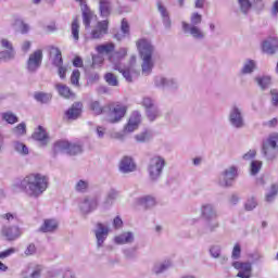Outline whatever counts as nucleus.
Masks as SVG:
<instances>
[{"label": "nucleus", "instance_id": "nucleus-1", "mask_svg": "<svg viewBox=\"0 0 278 278\" xmlns=\"http://www.w3.org/2000/svg\"><path fill=\"white\" fill-rule=\"evenodd\" d=\"M21 188L31 199H38L49 188V178L42 174H29L21 181Z\"/></svg>", "mask_w": 278, "mask_h": 278}, {"label": "nucleus", "instance_id": "nucleus-2", "mask_svg": "<svg viewBox=\"0 0 278 278\" xmlns=\"http://www.w3.org/2000/svg\"><path fill=\"white\" fill-rule=\"evenodd\" d=\"M136 47L139 52V58L141 60V71L142 75H151L153 72V66H155V61H153V53H155V47L151 43V40L147 38H141L136 41Z\"/></svg>", "mask_w": 278, "mask_h": 278}, {"label": "nucleus", "instance_id": "nucleus-3", "mask_svg": "<svg viewBox=\"0 0 278 278\" xmlns=\"http://www.w3.org/2000/svg\"><path fill=\"white\" fill-rule=\"evenodd\" d=\"M106 121L111 124L121 123L123 118H125V114H127V105L122 103L116 104H106Z\"/></svg>", "mask_w": 278, "mask_h": 278}, {"label": "nucleus", "instance_id": "nucleus-4", "mask_svg": "<svg viewBox=\"0 0 278 278\" xmlns=\"http://www.w3.org/2000/svg\"><path fill=\"white\" fill-rule=\"evenodd\" d=\"M164 166H166V161L162 156H154L150 160L148 173L152 181H157L162 177Z\"/></svg>", "mask_w": 278, "mask_h": 278}, {"label": "nucleus", "instance_id": "nucleus-5", "mask_svg": "<svg viewBox=\"0 0 278 278\" xmlns=\"http://www.w3.org/2000/svg\"><path fill=\"white\" fill-rule=\"evenodd\" d=\"M228 121L231 127H235V129H242V127L245 125L242 109L238 105H232L229 111Z\"/></svg>", "mask_w": 278, "mask_h": 278}, {"label": "nucleus", "instance_id": "nucleus-6", "mask_svg": "<svg viewBox=\"0 0 278 278\" xmlns=\"http://www.w3.org/2000/svg\"><path fill=\"white\" fill-rule=\"evenodd\" d=\"M40 66H42V50H36L28 56L26 62V71L28 73H37Z\"/></svg>", "mask_w": 278, "mask_h": 278}, {"label": "nucleus", "instance_id": "nucleus-7", "mask_svg": "<svg viewBox=\"0 0 278 278\" xmlns=\"http://www.w3.org/2000/svg\"><path fill=\"white\" fill-rule=\"evenodd\" d=\"M0 47L4 50L0 52V60L10 62V60H14V58H16V51L14 50L12 41L3 38L0 40Z\"/></svg>", "mask_w": 278, "mask_h": 278}, {"label": "nucleus", "instance_id": "nucleus-8", "mask_svg": "<svg viewBox=\"0 0 278 278\" xmlns=\"http://www.w3.org/2000/svg\"><path fill=\"white\" fill-rule=\"evenodd\" d=\"M236 177H238V168H236V166L228 167L222 173L219 184L227 188L233 184V179H236Z\"/></svg>", "mask_w": 278, "mask_h": 278}, {"label": "nucleus", "instance_id": "nucleus-9", "mask_svg": "<svg viewBox=\"0 0 278 278\" xmlns=\"http://www.w3.org/2000/svg\"><path fill=\"white\" fill-rule=\"evenodd\" d=\"M142 121V115L140 114V112L135 111L132 112V114L130 115L128 123L125 125L124 127V134H131L134 131H136V129H138L140 123Z\"/></svg>", "mask_w": 278, "mask_h": 278}, {"label": "nucleus", "instance_id": "nucleus-10", "mask_svg": "<svg viewBox=\"0 0 278 278\" xmlns=\"http://www.w3.org/2000/svg\"><path fill=\"white\" fill-rule=\"evenodd\" d=\"M94 233L97 239V247L98 249H101V247H103V242H105L108 236L110 235V228L104 224L98 223Z\"/></svg>", "mask_w": 278, "mask_h": 278}, {"label": "nucleus", "instance_id": "nucleus-11", "mask_svg": "<svg viewBox=\"0 0 278 278\" xmlns=\"http://www.w3.org/2000/svg\"><path fill=\"white\" fill-rule=\"evenodd\" d=\"M184 34H189L195 40H203L205 38V33L199 26H190L187 22H182Z\"/></svg>", "mask_w": 278, "mask_h": 278}, {"label": "nucleus", "instance_id": "nucleus-12", "mask_svg": "<svg viewBox=\"0 0 278 278\" xmlns=\"http://www.w3.org/2000/svg\"><path fill=\"white\" fill-rule=\"evenodd\" d=\"M2 236L7 238L10 242L21 238L23 235V231H21V228L18 226H3L1 229Z\"/></svg>", "mask_w": 278, "mask_h": 278}, {"label": "nucleus", "instance_id": "nucleus-13", "mask_svg": "<svg viewBox=\"0 0 278 278\" xmlns=\"http://www.w3.org/2000/svg\"><path fill=\"white\" fill-rule=\"evenodd\" d=\"M201 216L204 220H216L218 213L212 204H203L201 206Z\"/></svg>", "mask_w": 278, "mask_h": 278}, {"label": "nucleus", "instance_id": "nucleus-14", "mask_svg": "<svg viewBox=\"0 0 278 278\" xmlns=\"http://www.w3.org/2000/svg\"><path fill=\"white\" fill-rule=\"evenodd\" d=\"M154 85L156 88H172L175 89L178 87L177 80L173 78H166L164 76H156L154 78Z\"/></svg>", "mask_w": 278, "mask_h": 278}, {"label": "nucleus", "instance_id": "nucleus-15", "mask_svg": "<svg viewBox=\"0 0 278 278\" xmlns=\"http://www.w3.org/2000/svg\"><path fill=\"white\" fill-rule=\"evenodd\" d=\"M262 49L264 53L273 55L277 52L278 49V38L269 37L267 40L263 41Z\"/></svg>", "mask_w": 278, "mask_h": 278}, {"label": "nucleus", "instance_id": "nucleus-16", "mask_svg": "<svg viewBox=\"0 0 278 278\" xmlns=\"http://www.w3.org/2000/svg\"><path fill=\"white\" fill-rule=\"evenodd\" d=\"M136 170V162L130 156H124L119 162V173H134Z\"/></svg>", "mask_w": 278, "mask_h": 278}, {"label": "nucleus", "instance_id": "nucleus-17", "mask_svg": "<svg viewBox=\"0 0 278 278\" xmlns=\"http://www.w3.org/2000/svg\"><path fill=\"white\" fill-rule=\"evenodd\" d=\"M31 137L33 140L40 142L41 147H47V144H49V135L42 126H38V128L34 131Z\"/></svg>", "mask_w": 278, "mask_h": 278}, {"label": "nucleus", "instance_id": "nucleus-18", "mask_svg": "<svg viewBox=\"0 0 278 278\" xmlns=\"http://www.w3.org/2000/svg\"><path fill=\"white\" fill-rule=\"evenodd\" d=\"M81 14H83V23L86 29H90V24L92 23V18H96L94 12L90 10L88 4H84L80 7Z\"/></svg>", "mask_w": 278, "mask_h": 278}, {"label": "nucleus", "instance_id": "nucleus-19", "mask_svg": "<svg viewBox=\"0 0 278 278\" xmlns=\"http://www.w3.org/2000/svg\"><path fill=\"white\" fill-rule=\"evenodd\" d=\"M108 25H109V22L106 20L98 22L97 28H94L91 31V38H93V40H99V38H101L102 36H105V34H108Z\"/></svg>", "mask_w": 278, "mask_h": 278}, {"label": "nucleus", "instance_id": "nucleus-20", "mask_svg": "<svg viewBox=\"0 0 278 278\" xmlns=\"http://www.w3.org/2000/svg\"><path fill=\"white\" fill-rule=\"evenodd\" d=\"M50 58L52 59V64L54 66H62L64 60L62 59V51L55 46L49 48Z\"/></svg>", "mask_w": 278, "mask_h": 278}, {"label": "nucleus", "instance_id": "nucleus-21", "mask_svg": "<svg viewBox=\"0 0 278 278\" xmlns=\"http://www.w3.org/2000/svg\"><path fill=\"white\" fill-rule=\"evenodd\" d=\"M84 108V104L81 102H74L72 108L66 111V116L71 121H75L81 116V110Z\"/></svg>", "mask_w": 278, "mask_h": 278}, {"label": "nucleus", "instance_id": "nucleus-22", "mask_svg": "<svg viewBox=\"0 0 278 278\" xmlns=\"http://www.w3.org/2000/svg\"><path fill=\"white\" fill-rule=\"evenodd\" d=\"M138 205H141L146 210H151L157 205V200L153 195H143L137 199Z\"/></svg>", "mask_w": 278, "mask_h": 278}, {"label": "nucleus", "instance_id": "nucleus-23", "mask_svg": "<svg viewBox=\"0 0 278 278\" xmlns=\"http://www.w3.org/2000/svg\"><path fill=\"white\" fill-rule=\"evenodd\" d=\"M41 273L42 269L40 268V266L29 265L22 271L21 275L22 278H40Z\"/></svg>", "mask_w": 278, "mask_h": 278}, {"label": "nucleus", "instance_id": "nucleus-24", "mask_svg": "<svg viewBox=\"0 0 278 278\" xmlns=\"http://www.w3.org/2000/svg\"><path fill=\"white\" fill-rule=\"evenodd\" d=\"M136 236L131 231L123 232L115 237V244H134Z\"/></svg>", "mask_w": 278, "mask_h": 278}, {"label": "nucleus", "instance_id": "nucleus-25", "mask_svg": "<svg viewBox=\"0 0 278 278\" xmlns=\"http://www.w3.org/2000/svg\"><path fill=\"white\" fill-rule=\"evenodd\" d=\"M157 10L162 16L163 25L166 29H170L172 21H170V14L168 13V10L162 2H157Z\"/></svg>", "mask_w": 278, "mask_h": 278}, {"label": "nucleus", "instance_id": "nucleus-26", "mask_svg": "<svg viewBox=\"0 0 278 278\" xmlns=\"http://www.w3.org/2000/svg\"><path fill=\"white\" fill-rule=\"evenodd\" d=\"M99 11L102 18H108L112 14V2L110 0H99Z\"/></svg>", "mask_w": 278, "mask_h": 278}, {"label": "nucleus", "instance_id": "nucleus-27", "mask_svg": "<svg viewBox=\"0 0 278 278\" xmlns=\"http://www.w3.org/2000/svg\"><path fill=\"white\" fill-rule=\"evenodd\" d=\"M58 230V222L55 219H46L43 225L39 228L41 233H53Z\"/></svg>", "mask_w": 278, "mask_h": 278}, {"label": "nucleus", "instance_id": "nucleus-28", "mask_svg": "<svg viewBox=\"0 0 278 278\" xmlns=\"http://www.w3.org/2000/svg\"><path fill=\"white\" fill-rule=\"evenodd\" d=\"M127 36H129V23L126 18H123L121 24V33H116L114 38L116 40H124V38H127Z\"/></svg>", "mask_w": 278, "mask_h": 278}, {"label": "nucleus", "instance_id": "nucleus-29", "mask_svg": "<svg viewBox=\"0 0 278 278\" xmlns=\"http://www.w3.org/2000/svg\"><path fill=\"white\" fill-rule=\"evenodd\" d=\"M80 210H81V212H84V214H90V212H92V210H97V200L85 199L80 203Z\"/></svg>", "mask_w": 278, "mask_h": 278}, {"label": "nucleus", "instance_id": "nucleus-30", "mask_svg": "<svg viewBox=\"0 0 278 278\" xmlns=\"http://www.w3.org/2000/svg\"><path fill=\"white\" fill-rule=\"evenodd\" d=\"M263 155L266 157V160H275L277 157V148L270 146L267 143H263Z\"/></svg>", "mask_w": 278, "mask_h": 278}, {"label": "nucleus", "instance_id": "nucleus-31", "mask_svg": "<svg viewBox=\"0 0 278 278\" xmlns=\"http://www.w3.org/2000/svg\"><path fill=\"white\" fill-rule=\"evenodd\" d=\"M127 55V50L126 48H121L117 52L113 53L109 60L114 66L118 64L121 66V60Z\"/></svg>", "mask_w": 278, "mask_h": 278}, {"label": "nucleus", "instance_id": "nucleus-32", "mask_svg": "<svg viewBox=\"0 0 278 278\" xmlns=\"http://www.w3.org/2000/svg\"><path fill=\"white\" fill-rule=\"evenodd\" d=\"M257 68V63L251 59H248L241 68V75H251Z\"/></svg>", "mask_w": 278, "mask_h": 278}, {"label": "nucleus", "instance_id": "nucleus-33", "mask_svg": "<svg viewBox=\"0 0 278 278\" xmlns=\"http://www.w3.org/2000/svg\"><path fill=\"white\" fill-rule=\"evenodd\" d=\"M54 88L58 90L60 97H63L64 99H71V97H73V91H71V88L66 85L58 83Z\"/></svg>", "mask_w": 278, "mask_h": 278}, {"label": "nucleus", "instance_id": "nucleus-34", "mask_svg": "<svg viewBox=\"0 0 278 278\" xmlns=\"http://www.w3.org/2000/svg\"><path fill=\"white\" fill-rule=\"evenodd\" d=\"M89 108L91 112L96 114V116L105 114L108 112V105L101 106V103L99 101H91Z\"/></svg>", "mask_w": 278, "mask_h": 278}, {"label": "nucleus", "instance_id": "nucleus-35", "mask_svg": "<svg viewBox=\"0 0 278 278\" xmlns=\"http://www.w3.org/2000/svg\"><path fill=\"white\" fill-rule=\"evenodd\" d=\"M71 142L67 140H59L53 146L54 153H67Z\"/></svg>", "mask_w": 278, "mask_h": 278}, {"label": "nucleus", "instance_id": "nucleus-36", "mask_svg": "<svg viewBox=\"0 0 278 278\" xmlns=\"http://www.w3.org/2000/svg\"><path fill=\"white\" fill-rule=\"evenodd\" d=\"M114 70L119 71L122 73L123 77L126 79V81H130V83L134 81V75H138L136 73V70H132V71L130 70V72H129V70L121 68L119 64H115Z\"/></svg>", "mask_w": 278, "mask_h": 278}, {"label": "nucleus", "instance_id": "nucleus-37", "mask_svg": "<svg viewBox=\"0 0 278 278\" xmlns=\"http://www.w3.org/2000/svg\"><path fill=\"white\" fill-rule=\"evenodd\" d=\"M277 194H278V185L273 184L269 188V191L265 195V201L267 203H273V201H275V199H277Z\"/></svg>", "mask_w": 278, "mask_h": 278}, {"label": "nucleus", "instance_id": "nucleus-38", "mask_svg": "<svg viewBox=\"0 0 278 278\" xmlns=\"http://www.w3.org/2000/svg\"><path fill=\"white\" fill-rule=\"evenodd\" d=\"M251 270H253L251 263H243V265H241V270L237 274V277L251 278Z\"/></svg>", "mask_w": 278, "mask_h": 278}, {"label": "nucleus", "instance_id": "nucleus-39", "mask_svg": "<svg viewBox=\"0 0 278 278\" xmlns=\"http://www.w3.org/2000/svg\"><path fill=\"white\" fill-rule=\"evenodd\" d=\"M13 149L16 153H20V155H29V148L21 141H13Z\"/></svg>", "mask_w": 278, "mask_h": 278}, {"label": "nucleus", "instance_id": "nucleus-40", "mask_svg": "<svg viewBox=\"0 0 278 278\" xmlns=\"http://www.w3.org/2000/svg\"><path fill=\"white\" fill-rule=\"evenodd\" d=\"M220 251H222L220 245H213L210 249L211 256L214 257L215 260H218V257H219L222 264H225V262H227V257L222 256Z\"/></svg>", "mask_w": 278, "mask_h": 278}, {"label": "nucleus", "instance_id": "nucleus-41", "mask_svg": "<svg viewBox=\"0 0 278 278\" xmlns=\"http://www.w3.org/2000/svg\"><path fill=\"white\" fill-rule=\"evenodd\" d=\"M34 99L37 100L38 103H49V101L53 99V96L51 93L36 92Z\"/></svg>", "mask_w": 278, "mask_h": 278}, {"label": "nucleus", "instance_id": "nucleus-42", "mask_svg": "<svg viewBox=\"0 0 278 278\" xmlns=\"http://www.w3.org/2000/svg\"><path fill=\"white\" fill-rule=\"evenodd\" d=\"M2 121H5L9 125H14V123H18V116L10 111L4 112L2 113Z\"/></svg>", "mask_w": 278, "mask_h": 278}, {"label": "nucleus", "instance_id": "nucleus-43", "mask_svg": "<svg viewBox=\"0 0 278 278\" xmlns=\"http://www.w3.org/2000/svg\"><path fill=\"white\" fill-rule=\"evenodd\" d=\"M218 227L219 224L216 222V219L206 220L204 233H214Z\"/></svg>", "mask_w": 278, "mask_h": 278}, {"label": "nucleus", "instance_id": "nucleus-44", "mask_svg": "<svg viewBox=\"0 0 278 278\" xmlns=\"http://www.w3.org/2000/svg\"><path fill=\"white\" fill-rule=\"evenodd\" d=\"M116 199H118V191L115 189H111L106 194L104 203L105 205H113Z\"/></svg>", "mask_w": 278, "mask_h": 278}, {"label": "nucleus", "instance_id": "nucleus-45", "mask_svg": "<svg viewBox=\"0 0 278 278\" xmlns=\"http://www.w3.org/2000/svg\"><path fill=\"white\" fill-rule=\"evenodd\" d=\"M256 84L262 90H266L270 86L271 80L269 76H262L256 78Z\"/></svg>", "mask_w": 278, "mask_h": 278}, {"label": "nucleus", "instance_id": "nucleus-46", "mask_svg": "<svg viewBox=\"0 0 278 278\" xmlns=\"http://www.w3.org/2000/svg\"><path fill=\"white\" fill-rule=\"evenodd\" d=\"M88 188H90V182L88 180H78L75 185L76 192H88Z\"/></svg>", "mask_w": 278, "mask_h": 278}, {"label": "nucleus", "instance_id": "nucleus-47", "mask_svg": "<svg viewBox=\"0 0 278 278\" xmlns=\"http://www.w3.org/2000/svg\"><path fill=\"white\" fill-rule=\"evenodd\" d=\"M98 53H112V51H114L115 46L114 43H104V45H100L97 48Z\"/></svg>", "mask_w": 278, "mask_h": 278}, {"label": "nucleus", "instance_id": "nucleus-48", "mask_svg": "<svg viewBox=\"0 0 278 278\" xmlns=\"http://www.w3.org/2000/svg\"><path fill=\"white\" fill-rule=\"evenodd\" d=\"M238 4L242 14H249L252 7L251 0H238Z\"/></svg>", "mask_w": 278, "mask_h": 278}, {"label": "nucleus", "instance_id": "nucleus-49", "mask_svg": "<svg viewBox=\"0 0 278 278\" xmlns=\"http://www.w3.org/2000/svg\"><path fill=\"white\" fill-rule=\"evenodd\" d=\"M190 26H199L203 23V15L199 14L198 12H193L190 16Z\"/></svg>", "mask_w": 278, "mask_h": 278}, {"label": "nucleus", "instance_id": "nucleus-50", "mask_svg": "<svg viewBox=\"0 0 278 278\" xmlns=\"http://www.w3.org/2000/svg\"><path fill=\"white\" fill-rule=\"evenodd\" d=\"M147 116L149 121L153 122L157 116H160V110L156 106H152L151 109H147Z\"/></svg>", "mask_w": 278, "mask_h": 278}, {"label": "nucleus", "instance_id": "nucleus-51", "mask_svg": "<svg viewBox=\"0 0 278 278\" xmlns=\"http://www.w3.org/2000/svg\"><path fill=\"white\" fill-rule=\"evenodd\" d=\"M72 36L74 40H79V20L75 18L72 23Z\"/></svg>", "mask_w": 278, "mask_h": 278}, {"label": "nucleus", "instance_id": "nucleus-52", "mask_svg": "<svg viewBox=\"0 0 278 278\" xmlns=\"http://www.w3.org/2000/svg\"><path fill=\"white\" fill-rule=\"evenodd\" d=\"M66 153L67 155H79V153H81V146L76 143H70V147Z\"/></svg>", "mask_w": 278, "mask_h": 278}, {"label": "nucleus", "instance_id": "nucleus-53", "mask_svg": "<svg viewBox=\"0 0 278 278\" xmlns=\"http://www.w3.org/2000/svg\"><path fill=\"white\" fill-rule=\"evenodd\" d=\"M13 134H15V136H25V134H27V125L25 123L18 124L13 128Z\"/></svg>", "mask_w": 278, "mask_h": 278}, {"label": "nucleus", "instance_id": "nucleus-54", "mask_svg": "<svg viewBox=\"0 0 278 278\" xmlns=\"http://www.w3.org/2000/svg\"><path fill=\"white\" fill-rule=\"evenodd\" d=\"M104 79L109 86H118V78L112 73H106Z\"/></svg>", "mask_w": 278, "mask_h": 278}, {"label": "nucleus", "instance_id": "nucleus-55", "mask_svg": "<svg viewBox=\"0 0 278 278\" xmlns=\"http://www.w3.org/2000/svg\"><path fill=\"white\" fill-rule=\"evenodd\" d=\"M135 140L137 142H149V140H151V132L149 131L140 132L139 135L135 136Z\"/></svg>", "mask_w": 278, "mask_h": 278}, {"label": "nucleus", "instance_id": "nucleus-56", "mask_svg": "<svg viewBox=\"0 0 278 278\" xmlns=\"http://www.w3.org/2000/svg\"><path fill=\"white\" fill-rule=\"evenodd\" d=\"M260 170H262V162L252 161L251 169H250L251 175H257V173H260Z\"/></svg>", "mask_w": 278, "mask_h": 278}, {"label": "nucleus", "instance_id": "nucleus-57", "mask_svg": "<svg viewBox=\"0 0 278 278\" xmlns=\"http://www.w3.org/2000/svg\"><path fill=\"white\" fill-rule=\"evenodd\" d=\"M79 77H81L79 70H74L71 76V84L73 86H79Z\"/></svg>", "mask_w": 278, "mask_h": 278}, {"label": "nucleus", "instance_id": "nucleus-58", "mask_svg": "<svg viewBox=\"0 0 278 278\" xmlns=\"http://www.w3.org/2000/svg\"><path fill=\"white\" fill-rule=\"evenodd\" d=\"M244 207L247 212H252V210H255L257 207V200H255V198L248 199Z\"/></svg>", "mask_w": 278, "mask_h": 278}, {"label": "nucleus", "instance_id": "nucleus-59", "mask_svg": "<svg viewBox=\"0 0 278 278\" xmlns=\"http://www.w3.org/2000/svg\"><path fill=\"white\" fill-rule=\"evenodd\" d=\"M15 25L20 34H27V31H29V25L25 24L23 21H16Z\"/></svg>", "mask_w": 278, "mask_h": 278}, {"label": "nucleus", "instance_id": "nucleus-60", "mask_svg": "<svg viewBox=\"0 0 278 278\" xmlns=\"http://www.w3.org/2000/svg\"><path fill=\"white\" fill-rule=\"evenodd\" d=\"M241 253H242V248L240 247V243L235 244L232 249V254H231L232 260H240Z\"/></svg>", "mask_w": 278, "mask_h": 278}, {"label": "nucleus", "instance_id": "nucleus-61", "mask_svg": "<svg viewBox=\"0 0 278 278\" xmlns=\"http://www.w3.org/2000/svg\"><path fill=\"white\" fill-rule=\"evenodd\" d=\"M4 220H8V223H18V217L16 214L7 213L1 216Z\"/></svg>", "mask_w": 278, "mask_h": 278}, {"label": "nucleus", "instance_id": "nucleus-62", "mask_svg": "<svg viewBox=\"0 0 278 278\" xmlns=\"http://www.w3.org/2000/svg\"><path fill=\"white\" fill-rule=\"evenodd\" d=\"M266 143L270 144V147L278 149V134H274V135L269 136Z\"/></svg>", "mask_w": 278, "mask_h": 278}, {"label": "nucleus", "instance_id": "nucleus-63", "mask_svg": "<svg viewBox=\"0 0 278 278\" xmlns=\"http://www.w3.org/2000/svg\"><path fill=\"white\" fill-rule=\"evenodd\" d=\"M169 266H170L169 264H160L153 268V271L155 273V275H160V274L164 273L165 270H168Z\"/></svg>", "mask_w": 278, "mask_h": 278}, {"label": "nucleus", "instance_id": "nucleus-64", "mask_svg": "<svg viewBox=\"0 0 278 278\" xmlns=\"http://www.w3.org/2000/svg\"><path fill=\"white\" fill-rule=\"evenodd\" d=\"M124 255L126 260H134V257H136V248L124 250Z\"/></svg>", "mask_w": 278, "mask_h": 278}]
</instances>
